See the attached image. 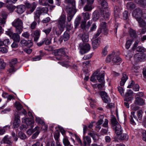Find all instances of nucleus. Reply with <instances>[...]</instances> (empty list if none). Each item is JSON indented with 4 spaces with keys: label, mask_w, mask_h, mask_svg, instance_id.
Returning a JSON list of instances; mask_svg holds the SVG:
<instances>
[{
    "label": "nucleus",
    "mask_w": 146,
    "mask_h": 146,
    "mask_svg": "<svg viewBox=\"0 0 146 146\" xmlns=\"http://www.w3.org/2000/svg\"><path fill=\"white\" fill-rule=\"evenodd\" d=\"M66 20V16L64 14L61 15L59 18L58 21V27L59 29V31L57 32L56 31L55 28L53 29V31H55L57 35H60L64 31L65 27V22Z\"/></svg>",
    "instance_id": "obj_1"
},
{
    "label": "nucleus",
    "mask_w": 146,
    "mask_h": 146,
    "mask_svg": "<svg viewBox=\"0 0 146 146\" xmlns=\"http://www.w3.org/2000/svg\"><path fill=\"white\" fill-rule=\"evenodd\" d=\"M67 49L65 48H61L54 50L53 53L56 56V58L58 60H63V57L67 55Z\"/></svg>",
    "instance_id": "obj_2"
},
{
    "label": "nucleus",
    "mask_w": 146,
    "mask_h": 146,
    "mask_svg": "<svg viewBox=\"0 0 146 146\" xmlns=\"http://www.w3.org/2000/svg\"><path fill=\"white\" fill-rule=\"evenodd\" d=\"M143 112L141 110L138 111L137 112V117L135 115V112L132 111L131 112L130 116V119L131 123L133 125H135L136 123L135 121H138V119L139 120L141 119L142 117V113Z\"/></svg>",
    "instance_id": "obj_3"
},
{
    "label": "nucleus",
    "mask_w": 146,
    "mask_h": 146,
    "mask_svg": "<svg viewBox=\"0 0 146 146\" xmlns=\"http://www.w3.org/2000/svg\"><path fill=\"white\" fill-rule=\"evenodd\" d=\"M47 7H38L36 11L34 12V18L35 20L38 23L40 21V17L41 14L43 13H46L48 11Z\"/></svg>",
    "instance_id": "obj_4"
},
{
    "label": "nucleus",
    "mask_w": 146,
    "mask_h": 146,
    "mask_svg": "<svg viewBox=\"0 0 146 146\" xmlns=\"http://www.w3.org/2000/svg\"><path fill=\"white\" fill-rule=\"evenodd\" d=\"M47 7H38L36 11L34 12V18L35 20L38 23L40 21V17L41 14L43 13H46L48 11Z\"/></svg>",
    "instance_id": "obj_5"
},
{
    "label": "nucleus",
    "mask_w": 146,
    "mask_h": 146,
    "mask_svg": "<svg viewBox=\"0 0 146 146\" xmlns=\"http://www.w3.org/2000/svg\"><path fill=\"white\" fill-rule=\"evenodd\" d=\"M23 23L22 21L18 18L15 19L12 22V25L16 28V31L19 34L23 31Z\"/></svg>",
    "instance_id": "obj_6"
},
{
    "label": "nucleus",
    "mask_w": 146,
    "mask_h": 146,
    "mask_svg": "<svg viewBox=\"0 0 146 146\" xmlns=\"http://www.w3.org/2000/svg\"><path fill=\"white\" fill-rule=\"evenodd\" d=\"M79 48L80 52L82 54L88 52L90 49V45L88 43H84L83 44L80 43L79 45Z\"/></svg>",
    "instance_id": "obj_7"
},
{
    "label": "nucleus",
    "mask_w": 146,
    "mask_h": 146,
    "mask_svg": "<svg viewBox=\"0 0 146 146\" xmlns=\"http://www.w3.org/2000/svg\"><path fill=\"white\" fill-rule=\"evenodd\" d=\"M66 1L67 5L65 10H67L68 11L69 10H76L75 0H66Z\"/></svg>",
    "instance_id": "obj_8"
},
{
    "label": "nucleus",
    "mask_w": 146,
    "mask_h": 146,
    "mask_svg": "<svg viewBox=\"0 0 146 146\" xmlns=\"http://www.w3.org/2000/svg\"><path fill=\"white\" fill-rule=\"evenodd\" d=\"M93 75L97 76V79L99 82H103L104 80V72L98 70L93 74Z\"/></svg>",
    "instance_id": "obj_9"
},
{
    "label": "nucleus",
    "mask_w": 146,
    "mask_h": 146,
    "mask_svg": "<svg viewBox=\"0 0 146 146\" xmlns=\"http://www.w3.org/2000/svg\"><path fill=\"white\" fill-rule=\"evenodd\" d=\"M17 59L15 58L12 59L11 61L9 62V65L11 67V68L9 70V72H14L16 71V70H15L14 66L17 64Z\"/></svg>",
    "instance_id": "obj_10"
},
{
    "label": "nucleus",
    "mask_w": 146,
    "mask_h": 146,
    "mask_svg": "<svg viewBox=\"0 0 146 146\" xmlns=\"http://www.w3.org/2000/svg\"><path fill=\"white\" fill-rule=\"evenodd\" d=\"M142 11L141 9L139 8H137L132 13V15L136 19L141 18Z\"/></svg>",
    "instance_id": "obj_11"
},
{
    "label": "nucleus",
    "mask_w": 146,
    "mask_h": 146,
    "mask_svg": "<svg viewBox=\"0 0 146 146\" xmlns=\"http://www.w3.org/2000/svg\"><path fill=\"white\" fill-rule=\"evenodd\" d=\"M100 95L104 102L106 103H108L110 102V98L106 93L104 91H102L100 93Z\"/></svg>",
    "instance_id": "obj_12"
},
{
    "label": "nucleus",
    "mask_w": 146,
    "mask_h": 146,
    "mask_svg": "<svg viewBox=\"0 0 146 146\" xmlns=\"http://www.w3.org/2000/svg\"><path fill=\"white\" fill-rule=\"evenodd\" d=\"M88 3L84 7V9L85 11H90L92 9V4L94 1V0H87Z\"/></svg>",
    "instance_id": "obj_13"
},
{
    "label": "nucleus",
    "mask_w": 146,
    "mask_h": 146,
    "mask_svg": "<svg viewBox=\"0 0 146 146\" xmlns=\"http://www.w3.org/2000/svg\"><path fill=\"white\" fill-rule=\"evenodd\" d=\"M86 21H83L82 22L81 25V27L84 31H88L91 24L92 23V21H89L88 22L87 24L86 25Z\"/></svg>",
    "instance_id": "obj_14"
},
{
    "label": "nucleus",
    "mask_w": 146,
    "mask_h": 146,
    "mask_svg": "<svg viewBox=\"0 0 146 146\" xmlns=\"http://www.w3.org/2000/svg\"><path fill=\"white\" fill-rule=\"evenodd\" d=\"M65 10L68 14L67 21L70 22L76 12V10H69L68 11H67V10Z\"/></svg>",
    "instance_id": "obj_15"
},
{
    "label": "nucleus",
    "mask_w": 146,
    "mask_h": 146,
    "mask_svg": "<svg viewBox=\"0 0 146 146\" xmlns=\"http://www.w3.org/2000/svg\"><path fill=\"white\" fill-rule=\"evenodd\" d=\"M101 13L103 17L106 20H108L110 15V13L108 9L101 10Z\"/></svg>",
    "instance_id": "obj_16"
},
{
    "label": "nucleus",
    "mask_w": 146,
    "mask_h": 146,
    "mask_svg": "<svg viewBox=\"0 0 146 146\" xmlns=\"http://www.w3.org/2000/svg\"><path fill=\"white\" fill-rule=\"evenodd\" d=\"M20 123L21 121L19 115L18 114L15 115L13 123L14 127L15 128H16L19 127L20 125Z\"/></svg>",
    "instance_id": "obj_17"
},
{
    "label": "nucleus",
    "mask_w": 146,
    "mask_h": 146,
    "mask_svg": "<svg viewBox=\"0 0 146 146\" xmlns=\"http://www.w3.org/2000/svg\"><path fill=\"white\" fill-rule=\"evenodd\" d=\"M91 142V139L88 136H86L83 138V146H90Z\"/></svg>",
    "instance_id": "obj_18"
},
{
    "label": "nucleus",
    "mask_w": 146,
    "mask_h": 146,
    "mask_svg": "<svg viewBox=\"0 0 146 146\" xmlns=\"http://www.w3.org/2000/svg\"><path fill=\"white\" fill-rule=\"evenodd\" d=\"M121 10V7L118 5H115L114 7V14L115 17H119Z\"/></svg>",
    "instance_id": "obj_19"
},
{
    "label": "nucleus",
    "mask_w": 146,
    "mask_h": 146,
    "mask_svg": "<svg viewBox=\"0 0 146 146\" xmlns=\"http://www.w3.org/2000/svg\"><path fill=\"white\" fill-rule=\"evenodd\" d=\"M21 43L23 46H26L29 47H31L33 45V42L31 40L27 41L25 40H22L21 41Z\"/></svg>",
    "instance_id": "obj_20"
},
{
    "label": "nucleus",
    "mask_w": 146,
    "mask_h": 146,
    "mask_svg": "<svg viewBox=\"0 0 146 146\" xmlns=\"http://www.w3.org/2000/svg\"><path fill=\"white\" fill-rule=\"evenodd\" d=\"M113 128L114 129L115 133L117 135H119L122 133V130L120 124H117Z\"/></svg>",
    "instance_id": "obj_21"
},
{
    "label": "nucleus",
    "mask_w": 146,
    "mask_h": 146,
    "mask_svg": "<svg viewBox=\"0 0 146 146\" xmlns=\"http://www.w3.org/2000/svg\"><path fill=\"white\" fill-rule=\"evenodd\" d=\"M2 141L4 143H6L9 145H12V142L11 139L8 135L6 136L3 139Z\"/></svg>",
    "instance_id": "obj_22"
},
{
    "label": "nucleus",
    "mask_w": 146,
    "mask_h": 146,
    "mask_svg": "<svg viewBox=\"0 0 146 146\" xmlns=\"http://www.w3.org/2000/svg\"><path fill=\"white\" fill-rule=\"evenodd\" d=\"M100 43V38H98L97 39L94 40L92 42V45L93 48H96L99 46Z\"/></svg>",
    "instance_id": "obj_23"
},
{
    "label": "nucleus",
    "mask_w": 146,
    "mask_h": 146,
    "mask_svg": "<svg viewBox=\"0 0 146 146\" xmlns=\"http://www.w3.org/2000/svg\"><path fill=\"white\" fill-rule=\"evenodd\" d=\"M143 55L142 53H138L135 54L134 56L135 60L138 62L142 61L143 58Z\"/></svg>",
    "instance_id": "obj_24"
},
{
    "label": "nucleus",
    "mask_w": 146,
    "mask_h": 146,
    "mask_svg": "<svg viewBox=\"0 0 146 146\" xmlns=\"http://www.w3.org/2000/svg\"><path fill=\"white\" fill-rule=\"evenodd\" d=\"M100 26L101 28H100L103 30L104 33L105 34H107L108 32V30L106 28L107 25L106 22H102L100 24Z\"/></svg>",
    "instance_id": "obj_25"
},
{
    "label": "nucleus",
    "mask_w": 146,
    "mask_h": 146,
    "mask_svg": "<svg viewBox=\"0 0 146 146\" xmlns=\"http://www.w3.org/2000/svg\"><path fill=\"white\" fill-rule=\"evenodd\" d=\"M18 34L17 32V33H13L11 38L14 41L19 42L20 40V37Z\"/></svg>",
    "instance_id": "obj_26"
},
{
    "label": "nucleus",
    "mask_w": 146,
    "mask_h": 146,
    "mask_svg": "<svg viewBox=\"0 0 146 146\" xmlns=\"http://www.w3.org/2000/svg\"><path fill=\"white\" fill-rule=\"evenodd\" d=\"M25 7L23 5L18 6L16 8V12L19 14L22 13L25 11Z\"/></svg>",
    "instance_id": "obj_27"
},
{
    "label": "nucleus",
    "mask_w": 146,
    "mask_h": 146,
    "mask_svg": "<svg viewBox=\"0 0 146 146\" xmlns=\"http://www.w3.org/2000/svg\"><path fill=\"white\" fill-rule=\"evenodd\" d=\"M81 38L83 42H87L89 40V36L88 33H84L82 35Z\"/></svg>",
    "instance_id": "obj_28"
},
{
    "label": "nucleus",
    "mask_w": 146,
    "mask_h": 146,
    "mask_svg": "<svg viewBox=\"0 0 146 146\" xmlns=\"http://www.w3.org/2000/svg\"><path fill=\"white\" fill-rule=\"evenodd\" d=\"M128 79V76H127L126 74L125 73H123V77L121 78V81L120 82V85L121 86L124 85L125 83Z\"/></svg>",
    "instance_id": "obj_29"
},
{
    "label": "nucleus",
    "mask_w": 146,
    "mask_h": 146,
    "mask_svg": "<svg viewBox=\"0 0 146 146\" xmlns=\"http://www.w3.org/2000/svg\"><path fill=\"white\" fill-rule=\"evenodd\" d=\"M25 123L27 125H30L31 128H32L34 126V121L31 119L26 118L25 119Z\"/></svg>",
    "instance_id": "obj_30"
},
{
    "label": "nucleus",
    "mask_w": 146,
    "mask_h": 146,
    "mask_svg": "<svg viewBox=\"0 0 146 146\" xmlns=\"http://www.w3.org/2000/svg\"><path fill=\"white\" fill-rule=\"evenodd\" d=\"M135 98V104L140 105H143L144 102L143 99L140 98H138V97H136Z\"/></svg>",
    "instance_id": "obj_31"
},
{
    "label": "nucleus",
    "mask_w": 146,
    "mask_h": 146,
    "mask_svg": "<svg viewBox=\"0 0 146 146\" xmlns=\"http://www.w3.org/2000/svg\"><path fill=\"white\" fill-rule=\"evenodd\" d=\"M126 7L127 9L132 10L135 8V5L133 2H131L127 3Z\"/></svg>",
    "instance_id": "obj_32"
},
{
    "label": "nucleus",
    "mask_w": 146,
    "mask_h": 146,
    "mask_svg": "<svg viewBox=\"0 0 146 146\" xmlns=\"http://www.w3.org/2000/svg\"><path fill=\"white\" fill-rule=\"evenodd\" d=\"M135 1L142 7H144L146 6V0H135Z\"/></svg>",
    "instance_id": "obj_33"
},
{
    "label": "nucleus",
    "mask_w": 146,
    "mask_h": 146,
    "mask_svg": "<svg viewBox=\"0 0 146 146\" xmlns=\"http://www.w3.org/2000/svg\"><path fill=\"white\" fill-rule=\"evenodd\" d=\"M138 22L139 26L141 27H145L146 26V23L141 18L136 19Z\"/></svg>",
    "instance_id": "obj_34"
},
{
    "label": "nucleus",
    "mask_w": 146,
    "mask_h": 146,
    "mask_svg": "<svg viewBox=\"0 0 146 146\" xmlns=\"http://www.w3.org/2000/svg\"><path fill=\"white\" fill-rule=\"evenodd\" d=\"M129 34L131 37L135 38L137 36L136 31L133 29L130 28L129 30Z\"/></svg>",
    "instance_id": "obj_35"
},
{
    "label": "nucleus",
    "mask_w": 146,
    "mask_h": 146,
    "mask_svg": "<svg viewBox=\"0 0 146 146\" xmlns=\"http://www.w3.org/2000/svg\"><path fill=\"white\" fill-rule=\"evenodd\" d=\"M100 17L99 13L97 11H95L93 14V20L96 21L98 20Z\"/></svg>",
    "instance_id": "obj_36"
},
{
    "label": "nucleus",
    "mask_w": 146,
    "mask_h": 146,
    "mask_svg": "<svg viewBox=\"0 0 146 146\" xmlns=\"http://www.w3.org/2000/svg\"><path fill=\"white\" fill-rule=\"evenodd\" d=\"M69 31H65L63 35V38L64 41H65L68 40L70 38V35H69Z\"/></svg>",
    "instance_id": "obj_37"
},
{
    "label": "nucleus",
    "mask_w": 146,
    "mask_h": 146,
    "mask_svg": "<svg viewBox=\"0 0 146 146\" xmlns=\"http://www.w3.org/2000/svg\"><path fill=\"white\" fill-rule=\"evenodd\" d=\"M99 3L101 4L102 7V9L101 10L104 9H108V3L105 0H103L101 3Z\"/></svg>",
    "instance_id": "obj_38"
},
{
    "label": "nucleus",
    "mask_w": 146,
    "mask_h": 146,
    "mask_svg": "<svg viewBox=\"0 0 146 146\" xmlns=\"http://www.w3.org/2000/svg\"><path fill=\"white\" fill-rule=\"evenodd\" d=\"M111 123L113 125V128L115 126H116L117 124H119L117 121V120L115 117H113L111 120Z\"/></svg>",
    "instance_id": "obj_39"
},
{
    "label": "nucleus",
    "mask_w": 146,
    "mask_h": 146,
    "mask_svg": "<svg viewBox=\"0 0 146 146\" xmlns=\"http://www.w3.org/2000/svg\"><path fill=\"white\" fill-rule=\"evenodd\" d=\"M121 59L117 56H113L112 61L113 63H116L121 60Z\"/></svg>",
    "instance_id": "obj_40"
},
{
    "label": "nucleus",
    "mask_w": 146,
    "mask_h": 146,
    "mask_svg": "<svg viewBox=\"0 0 146 146\" xmlns=\"http://www.w3.org/2000/svg\"><path fill=\"white\" fill-rule=\"evenodd\" d=\"M15 106L18 110H20L23 108V106L18 102H16L15 104Z\"/></svg>",
    "instance_id": "obj_41"
},
{
    "label": "nucleus",
    "mask_w": 146,
    "mask_h": 146,
    "mask_svg": "<svg viewBox=\"0 0 146 146\" xmlns=\"http://www.w3.org/2000/svg\"><path fill=\"white\" fill-rule=\"evenodd\" d=\"M81 18L80 17H78L76 19L75 21V28H77L78 27L80 23V21H81Z\"/></svg>",
    "instance_id": "obj_42"
},
{
    "label": "nucleus",
    "mask_w": 146,
    "mask_h": 146,
    "mask_svg": "<svg viewBox=\"0 0 146 146\" xmlns=\"http://www.w3.org/2000/svg\"><path fill=\"white\" fill-rule=\"evenodd\" d=\"M63 142L65 146H68L70 144V142L66 137H65L63 139Z\"/></svg>",
    "instance_id": "obj_43"
},
{
    "label": "nucleus",
    "mask_w": 146,
    "mask_h": 146,
    "mask_svg": "<svg viewBox=\"0 0 146 146\" xmlns=\"http://www.w3.org/2000/svg\"><path fill=\"white\" fill-rule=\"evenodd\" d=\"M82 15L84 21L88 20L90 19V15L87 12L86 13H82Z\"/></svg>",
    "instance_id": "obj_44"
},
{
    "label": "nucleus",
    "mask_w": 146,
    "mask_h": 146,
    "mask_svg": "<svg viewBox=\"0 0 146 146\" xmlns=\"http://www.w3.org/2000/svg\"><path fill=\"white\" fill-rule=\"evenodd\" d=\"M133 42V39H130L128 40L127 41L125 45V47L127 49L129 48Z\"/></svg>",
    "instance_id": "obj_45"
},
{
    "label": "nucleus",
    "mask_w": 146,
    "mask_h": 146,
    "mask_svg": "<svg viewBox=\"0 0 146 146\" xmlns=\"http://www.w3.org/2000/svg\"><path fill=\"white\" fill-rule=\"evenodd\" d=\"M120 139L121 140H127L128 139V136L126 133H121Z\"/></svg>",
    "instance_id": "obj_46"
},
{
    "label": "nucleus",
    "mask_w": 146,
    "mask_h": 146,
    "mask_svg": "<svg viewBox=\"0 0 146 146\" xmlns=\"http://www.w3.org/2000/svg\"><path fill=\"white\" fill-rule=\"evenodd\" d=\"M60 135V133L58 131H57L56 132H55V134H54V137L55 140L56 141V142H57L58 141L59 142V137Z\"/></svg>",
    "instance_id": "obj_47"
},
{
    "label": "nucleus",
    "mask_w": 146,
    "mask_h": 146,
    "mask_svg": "<svg viewBox=\"0 0 146 146\" xmlns=\"http://www.w3.org/2000/svg\"><path fill=\"white\" fill-rule=\"evenodd\" d=\"M102 31H103V30L101 29H99L97 30V33L94 35L93 36V38L94 39H96L100 35Z\"/></svg>",
    "instance_id": "obj_48"
},
{
    "label": "nucleus",
    "mask_w": 146,
    "mask_h": 146,
    "mask_svg": "<svg viewBox=\"0 0 146 146\" xmlns=\"http://www.w3.org/2000/svg\"><path fill=\"white\" fill-rule=\"evenodd\" d=\"M19 136L20 138L22 139H25L27 138L26 135L21 132H20L19 133Z\"/></svg>",
    "instance_id": "obj_49"
},
{
    "label": "nucleus",
    "mask_w": 146,
    "mask_h": 146,
    "mask_svg": "<svg viewBox=\"0 0 146 146\" xmlns=\"http://www.w3.org/2000/svg\"><path fill=\"white\" fill-rule=\"evenodd\" d=\"M136 49L137 51L139 52H144L146 51V49L145 48L141 46H139Z\"/></svg>",
    "instance_id": "obj_50"
},
{
    "label": "nucleus",
    "mask_w": 146,
    "mask_h": 146,
    "mask_svg": "<svg viewBox=\"0 0 146 146\" xmlns=\"http://www.w3.org/2000/svg\"><path fill=\"white\" fill-rule=\"evenodd\" d=\"M39 3L40 5H48L47 0H39Z\"/></svg>",
    "instance_id": "obj_51"
},
{
    "label": "nucleus",
    "mask_w": 146,
    "mask_h": 146,
    "mask_svg": "<svg viewBox=\"0 0 146 146\" xmlns=\"http://www.w3.org/2000/svg\"><path fill=\"white\" fill-rule=\"evenodd\" d=\"M88 135H90L94 140V142L97 141L96 137V134L94 133H88Z\"/></svg>",
    "instance_id": "obj_52"
},
{
    "label": "nucleus",
    "mask_w": 146,
    "mask_h": 146,
    "mask_svg": "<svg viewBox=\"0 0 146 146\" xmlns=\"http://www.w3.org/2000/svg\"><path fill=\"white\" fill-rule=\"evenodd\" d=\"M133 93V91L131 90H129L127 92L125 93V97H131Z\"/></svg>",
    "instance_id": "obj_53"
},
{
    "label": "nucleus",
    "mask_w": 146,
    "mask_h": 146,
    "mask_svg": "<svg viewBox=\"0 0 146 146\" xmlns=\"http://www.w3.org/2000/svg\"><path fill=\"white\" fill-rule=\"evenodd\" d=\"M0 64L1 66V68L4 69L6 66V63L4 62L3 60H0Z\"/></svg>",
    "instance_id": "obj_54"
},
{
    "label": "nucleus",
    "mask_w": 146,
    "mask_h": 146,
    "mask_svg": "<svg viewBox=\"0 0 146 146\" xmlns=\"http://www.w3.org/2000/svg\"><path fill=\"white\" fill-rule=\"evenodd\" d=\"M45 44L46 45H49L51 43V40L48 38H45L43 39Z\"/></svg>",
    "instance_id": "obj_55"
},
{
    "label": "nucleus",
    "mask_w": 146,
    "mask_h": 146,
    "mask_svg": "<svg viewBox=\"0 0 146 146\" xmlns=\"http://www.w3.org/2000/svg\"><path fill=\"white\" fill-rule=\"evenodd\" d=\"M51 29L52 28L51 27H49L44 30H43L42 31L44 32L46 35H48L51 31Z\"/></svg>",
    "instance_id": "obj_56"
},
{
    "label": "nucleus",
    "mask_w": 146,
    "mask_h": 146,
    "mask_svg": "<svg viewBox=\"0 0 146 146\" xmlns=\"http://www.w3.org/2000/svg\"><path fill=\"white\" fill-rule=\"evenodd\" d=\"M36 121L38 123L43 125H45L44 122L39 117H36Z\"/></svg>",
    "instance_id": "obj_57"
},
{
    "label": "nucleus",
    "mask_w": 146,
    "mask_h": 146,
    "mask_svg": "<svg viewBox=\"0 0 146 146\" xmlns=\"http://www.w3.org/2000/svg\"><path fill=\"white\" fill-rule=\"evenodd\" d=\"M13 33L12 30L10 29H8L7 31H6V34L9 35L10 37L11 36Z\"/></svg>",
    "instance_id": "obj_58"
},
{
    "label": "nucleus",
    "mask_w": 146,
    "mask_h": 146,
    "mask_svg": "<svg viewBox=\"0 0 146 146\" xmlns=\"http://www.w3.org/2000/svg\"><path fill=\"white\" fill-rule=\"evenodd\" d=\"M36 4L35 3H33L32 6H31V8L29 9V10L31 12H33L36 8Z\"/></svg>",
    "instance_id": "obj_59"
},
{
    "label": "nucleus",
    "mask_w": 146,
    "mask_h": 146,
    "mask_svg": "<svg viewBox=\"0 0 146 146\" xmlns=\"http://www.w3.org/2000/svg\"><path fill=\"white\" fill-rule=\"evenodd\" d=\"M36 22H37L35 21L31 24L30 27L31 29H34L35 28L37 25Z\"/></svg>",
    "instance_id": "obj_60"
},
{
    "label": "nucleus",
    "mask_w": 146,
    "mask_h": 146,
    "mask_svg": "<svg viewBox=\"0 0 146 146\" xmlns=\"http://www.w3.org/2000/svg\"><path fill=\"white\" fill-rule=\"evenodd\" d=\"M123 17L124 19H126L128 17V12L126 11L123 13Z\"/></svg>",
    "instance_id": "obj_61"
},
{
    "label": "nucleus",
    "mask_w": 146,
    "mask_h": 146,
    "mask_svg": "<svg viewBox=\"0 0 146 146\" xmlns=\"http://www.w3.org/2000/svg\"><path fill=\"white\" fill-rule=\"evenodd\" d=\"M40 132V131H36L32 136V138L33 139H35L36 138Z\"/></svg>",
    "instance_id": "obj_62"
},
{
    "label": "nucleus",
    "mask_w": 146,
    "mask_h": 146,
    "mask_svg": "<svg viewBox=\"0 0 146 146\" xmlns=\"http://www.w3.org/2000/svg\"><path fill=\"white\" fill-rule=\"evenodd\" d=\"M8 51L7 49L4 47H0V51L3 53H7Z\"/></svg>",
    "instance_id": "obj_63"
},
{
    "label": "nucleus",
    "mask_w": 146,
    "mask_h": 146,
    "mask_svg": "<svg viewBox=\"0 0 146 146\" xmlns=\"http://www.w3.org/2000/svg\"><path fill=\"white\" fill-rule=\"evenodd\" d=\"M114 54H110L106 58V61L107 62H110L111 60V58L113 57V55Z\"/></svg>",
    "instance_id": "obj_64"
}]
</instances>
